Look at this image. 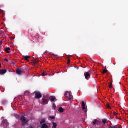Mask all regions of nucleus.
Returning a JSON list of instances; mask_svg holds the SVG:
<instances>
[{
    "mask_svg": "<svg viewBox=\"0 0 128 128\" xmlns=\"http://www.w3.org/2000/svg\"><path fill=\"white\" fill-rule=\"evenodd\" d=\"M49 100L46 97H43L42 98V104L43 106H46V104H48Z\"/></svg>",
    "mask_w": 128,
    "mask_h": 128,
    "instance_id": "nucleus-4",
    "label": "nucleus"
},
{
    "mask_svg": "<svg viewBox=\"0 0 128 128\" xmlns=\"http://www.w3.org/2000/svg\"><path fill=\"white\" fill-rule=\"evenodd\" d=\"M20 120L22 121V126H26V124L28 122H30V120H26V118L24 116H22L20 118Z\"/></svg>",
    "mask_w": 128,
    "mask_h": 128,
    "instance_id": "nucleus-1",
    "label": "nucleus"
},
{
    "mask_svg": "<svg viewBox=\"0 0 128 128\" xmlns=\"http://www.w3.org/2000/svg\"><path fill=\"white\" fill-rule=\"evenodd\" d=\"M1 48H2V46H0V49Z\"/></svg>",
    "mask_w": 128,
    "mask_h": 128,
    "instance_id": "nucleus-33",
    "label": "nucleus"
},
{
    "mask_svg": "<svg viewBox=\"0 0 128 128\" xmlns=\"http://www.w3.org/2000/svg\"><path fill=\"white\" fill-rule=\"evenodd\" d=\"M108 72V70H106V66H105V69L103 70L102 74H106Z\"/></svg>",
    "mask_w": 128,
    "mask_h": 128,
    "instance_id": "nucleus-16",
    "label": "nucleus"
},
{
    "mask_svg": "<svg viewBox=\"0 0 128 128\" xmlns=\"http://www.w3.org/2000/svg\"><path fill=\"white\" fill-rule=\"evenodd\" d=\"M35 94V98L38 100L42 98V95L40 92H34Z\"/></svg>",
    "mask_w": 128,
    "mask_h": 128,
    "instance_id": "nucleus-3",
    "label": "nucleus"
},
{
    "mask_svg": "<svg viewBox=\"0 0 128 128\" xmlns=\"http://www.w3.org/2000/svg\"><path fill=\"white\" fill-rule=\"evenodd\" d=\"M53 126L52 128H56V126H58V124L56 123L53 122H52Z\"/></svg>",
    "mask_w": 128,
    "mask_h": 128,
    "instance_id": "nucleus-17",
    "label": "nucleus"
},
{
    "mask_svg": "<svg viewBox=\"0 0 128 128\" xmlns=\"http://www.w3.org/2000/svg\"><path fill=\"white\" fill-rule=\"evenodd\" d=\"M24 58L25 60H26L27 62H30L28 58H30V56H24Z\"/></svg>",
    "mask_w": 128,
    "mask_h": 128,
    "instance_id": "nucleus-11",
    "label": "nucleus"
},
{
    "mask_svg": "<svg viewBox=\"0 0 128 128\" xmlns=\"http://www.w3.org/2000/svg\"><path fill=\"white\" fill-rule=\"evenodd\" d=\"M4 61L6 62H8V59L6 58L4 59Z\"/></svg>",
    "mask_w": 128,
    "mask_h": 128,
    "instance_id": "nucleus-30",
    "label": "nucleus"
},
{
    "mask_svg": "<svg viewBox=\"0 0 128 128\" xmlns=\"http://www.w3.org/2000/svg\"><path fill=\"white\" fill-rule=\"evenodd\" d=\"M58 112H61V114H62V112H64V108L60 107L59 108Z\"/></svg>",
    "mask_w": 128,
    "mask_h": 128,
    "instance_id": "nucleus-13",
    "label": "nucleus"
},
{
    "mask_svg": "<svg viewBox=\"0 0 128 128\" xmlns=\"http://www.w3.org/2000/svg\"><path fill=\"white\" fill-rule=\"evenodd\" d=\"M33 64H38V60H34Z\"/></svg>",
    "mask_w": 128,
    "mask_h": 128,
    "instance_id": "nucleus-18",
    "label": "nucleus"
},
{
    "mask_svg": "<svg viewBox=\"0 0 128 128\" xmlns=\"http://www.w3.org/2000/svg\"><path fill=\"white\" fill-rule=\"evenodd\" d=\"M56 97H54V96L51 97L50 102H54V100H56Z\"/></svg>",
    "mask_w": 128,
    "mask_h": 128,
    "instance_id": "nucleus-19",
    "label": "nucleus"
},
{
    "mask_svg": "<svg viewBox=\"0 0 128 128\" xmlns=\"http://www.w3.org/2000/svg\"><path fill=\"white\" fill-rule=\"evenodd\" d=\"M102 122L104 124H106V120L104 119L102 120Z\"/></svg>",
    "mask_w": 128,
    "mask_h": 128,
    "instance_id": "nucleus-25",
    "label": "nucleus"
},
{
    "mask_svg": "<svg viewBox=\"0 0 128 128\" xmlns=\"http://www.w3.org/2000/svg\"><path fill=\"white\" fill-rule=\"evenodd\" d=\"M2 42H0V46H2Z\"/></svg>",
    "mask_w": 128,
    "mask_h": 128,
    "instance_id": "nucleus-31",
    "label": "nucleus"
},
{
    "mask_svg": "<svg viewBox=\"0 0 128 128\" xmlns=\"http://www.w3.org/2000/svg\"><path fill=\"white\" fill-rule=\"evenodd\" d=\"M46 122V119H42V122H40V124H44Z\"/></svg>",
    "mask_w": 128,
    "mask_h": 128,
    "instance_id": "nucleus-23",
    "label": "nucleus"
},
{
    "mask_svg": "<svg viewBox=\"0 0 128 128\" xmlns=\"http://www.w3.org/2000/svg\"><path fill=\"white\" fill-rule=\"evenodd\" d=\"M82 110H86V103H84V102H82Z\"/></svg>",
    "mask_w": 128,
    "mask_h": 128,
    "instance_id": "nucleus-14",
    "label": "nucleus"
},
{
    "mask_svg": "<svg viewBox=\"0 0 128 128\" xmlns=\"http://www.w3.org/2000/svg\"><path fill=\"white\" fill-rule=\"evenodd\" d=\"M84 76L86 78V79L87 80H88L90 78V74L88 72H86L84 73Z\"/></svg>",
    "mask_w": 128,
    "mask_h": 128,
    "instance_id": "nucleus-7",
    "label": "nucleus"
},
{
    "mask_svg": "<svg viewBox=\"0 0 128 128\" xmlns=\"http://www.w3.org/2000/svg\"><path fill=\"white\" fill-rule=\"evenodd\" d=\"M2 126H10V123L8 122V120H4L2 121Z\"/></svg>",
    "mask_w": 128,
    "mask_h": 128,
    "instance_id": "nucleus-6",
    "label": "nucleus"
},
{
    "mask_svg": "<svg viewBox=\"0 0 128 128\" xmlns=\"http://www.w3.org/2000/svg\"><path fill=\"white\" fill-rule=\"evenodd\" d=\"M26 72V70L23 68H18L16 70V74H18L19 76H20L22 74H24Z\"/></svg>",
    "mask_w": 128,
    "mask_h": 128,
    "instance_id": "nucleus-2",
    "label": "nucleus"
},
{
    "mask_svg": "<svg viewBox=\"0 0 128 128\" xmlns=\"http://www.w3.org/2000/svg\"><path fill=\"white\" fill-rule=\"evenodd\" d=\"M92 122H93V124H94V126H96V125L100 126V124H101L99 120H98L96 119L94 120Z\"/></svg>",
    "mask_w": 128,
    "mask_h": 128,
    "instance_id": "nucleus-8",
    "label": "nucleus"
},
{
    "mask_svg": "<svg viewBox=\"0 0 128 128\" xmlns=\"http://www.w3.org/2000/svg\"><path fill=\"white\" fill-rule=\"evenodd\" d=\"M56 120V117L54 116H50L49 117V120Z\"/></svg>",
    "mask_w": 128,
    "mask_h": 128,
    "instance_id": "nucleus-22",
    "label": "nucleus"
},
{
    "mask_svg": "<svg viewBox=\"0 0 128 128\" xmlns=\"http://www.w3.org/2000/svg\"><path fill=\"white\" fill-rule=\"evenodd\" d=\"M41 128H48V126L46 124H44L42 125Z\"/></svg>",
    "mask_w": 128,
    "mask_h": 128,
    "instance_id": "nucleus-15",
    "label": "nucleus"
},
{
    "mask_svg": "<svg viewBox=\"0 0 128 128\" xmlns=\"http://www.w3.org/2000/svg\"><path fill=\"white\" fill-rule=\"evenodd\" d=\"M114 116H118V113L116 112H114Z\"/></svg>",
    "mask_w": 128,
    "mask_h": 128,
    "instance_id": "nucleus-28",
    "label": "nucleus"
},
{
    "mask_svg": "<svg viewBox=\"0 0 128 128\" xmlns=\"http://www.w3.org/2000/svg\"><path fill=\"white\" fill-rule=\"evenodd\" d=\"M68 64H70V59L68 60Z\"/></svg>",
    "mask_w": 128,
    "mask_h": 128,
    "instance_id": "nucleus-29",
    "label": "nucleus"
},
{
    "mask_svg": "<svg viewBox=\"0 0 128 128\" xmlns=\"http://www.w3.org/2000/svg\"><path fill=\"white\" fill-rule=\"evenodd\" d=\"M8 70H0V74L2 75L6 74Z\"/></svg>",
    "mask_w": 128,
    "mask_h": 128,
    "instance_id": "nucleus-9",
    "label": "nucleus"
},
{
    "mask_svg": "<svg viewBox=\"0 0 128 128\" xmlns=\"http://www.w3.org/2000/svg\"><path fill=\"white\" fill-rule=\"evenodd\" d=\"M2 68V64L0 63V68Z\"/></svg>",
    "mask_w": 128,
    "mask_h": 128,
    "instance_id": "nucleus-32",
    "label": "nucleus"
},
{
    "mask_svg": "<svg viewBox=\"0 0 128 128\" xmlns=\"http://www.w3.org/2000/svg\"><path fill=\"white\" fill-rule=\"evenodd\" d=\"M30 92L28 91H26L24 94V96H30Z\"/></svg>",
    "mask_w": 128,
    "mask_h": 128,
    "instance_id": "nucleus-21",
    "label": "nucleus"
},
{
    "mask_svg": "<svg viewBox=\"0 0 128 128\" xmlns=\"http://www.w3.org/2000/svg\"><path fill=\"white\" fill-rule=\"evenodd\" d=\"M41 74L42 76H48V72H46V71L44 70L42 72Z\"/></svg>",
    "mask_w": 128,
    "mask_h": 128,
    "instance_id": "nucleus-10",
    "label": "nucleus"
},
{
    "mask_svg": "<svg viewBox=\"0 0 128 128\" xmlns=\"http://www.w3.org/2000/svg\"><path fill=\"white\" fill-rule=\"evenodd\" d=\"M66 96L67 97V98H68V100H72L73 96H72V93H70V92H66Z\"/></svg>",
    "mask_w": 128,
    "mask_h": 128,
    "instance_id": "nucleus-5",
    "label": "nucleus"
},
{
    "mask_svg": "<svg viewBox=\"0 0 128 128\" xmlns=\"http://www.w3.org/2000/svg\"><path fill=\"white\" fill-rule=\"evenodd\" d=\"M53 108H54V110H56V105L55 104H53Z\"/></svg>",
    "mask_w": 128,
    "mask_h": 128,
    "instance_id": "nucleus-27",
    "label": "nucleus"
},
{
    "mask_svg": "<svg viewBox=\"0 0 128 128\" xmlns=\"http://www.w3.org/2000/svg\"><path fill=\"white\" fill-rule=\"evenodd\" d=\"M109 128H121L120 126L116 125V126H110Z\"/></svg>",
    "mask_w": 128,
    "mask_h": 128,
    "instance_id": "nucleus-12",
    "label": "nucleus"
},
{
    "mask_svg": "<svg viewBox=\"0 0 128 128\" xmlns=\"http://www.w3.org/2000/svg\"><path fill=\"white\" fill-rule=\"evenodd\" d=\"M10 48H8L6 49V52L7 54H10Z\"/></svg>",
    "mask_w": 128,
    "mask_h": 128,
    "instance_id": "nucleus-20",
    "label": "nucleus"
},
{
    "mask_svg": "<svg viewBox=\"0 0 128 128\" xmlns=\"http://www.w3.org/2000/svg\"><path fill=\"white\" fill-rule=\"evenodd\" d=\"M108 84L110 85L109 88H112V82L111 84L109 83Z\"/></svg>",
    "mask_w": 128,
    "mask_h": 128,
    "instance_id": "nucleus-24",
    "label": "nucleus"
},
{
    "mask_svg": "<svg viewBox=\"0 0 128 128\" xmlns=\"http://www.w3.org/2000/svg\"><path fill=\"white\" fill-rule=\"evenodd\" d=\"M107 108H112V106H110V104H107Z\"/></svg>",
    "mask_w": 128,
    "mask_h": 128,
    "instance_id": "nucleus-26",
    "label": "nucleus"
}]
</instances>
